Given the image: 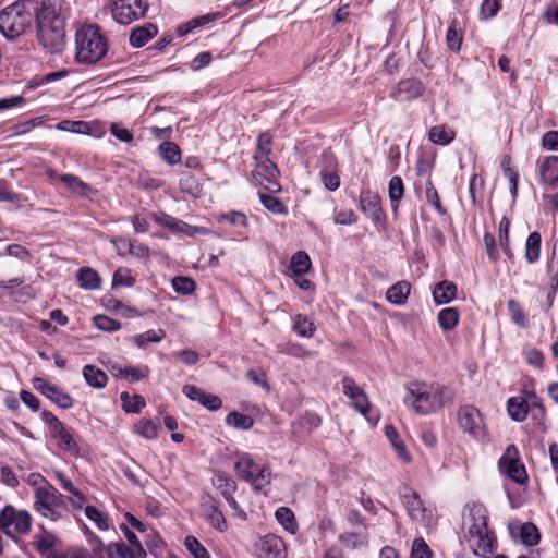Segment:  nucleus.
<instances>
[{"label":"nucleus","instance_id":"f257e3e1","mask_svg":"<svg viewBox=\"0 0 558 558\" xmlns=\"http://www.w3.org/2000/svg\"><path fill=\"white\" fill-rule=\"evenodd\" d=\"M453 399L452 390L444 385L412 383L408 387L404 404L420 415L433 413Z\"/></svg>","mask_w":558,"mask_h":558},{"label":"nucleus","instance_id":"bb28decb","mask_svg":"<svg viewBox=\"0 0 558 558\" xmlns=\"http://www.w3.org/2000/svg\"><path fill=\"white\" fill-rule=\"evenodd\" d=\"M312 263L310 256L304 251L294 253L290 260V276H304L311 268Z\"/></svg>","mask_w":558,"mask_h":558},{"label":"nucleus","instance_id":"5fc2aeb1","mask_svg":"<svg viewBox=\"0 0 558 558\" xmlns=\"http://www.w3.org/2000/svg\"><path fill=\"white\" fill-rule=\"evenodd\" d=\"M507 307L513 323L519 327L525 328L527 326V319L520 303L511 299L507 302Z\"/></svg>","mask_w":558,"mask_h":558},{"label":"nucleus","instance_id":"a19ab883","mask_svg":"<svg viewBox=\"0 0 558 558\" xmlns=\"http://www.w3.org/2000/svg\"><path fill=\"white\" fill-rule=\"evenodd\" d=\"M120 399L123 410L128 413H138L146 405L144 397L140 395L130 396L124 391L120 395Z\"/></svg>","mask_w":558,"mask_h":558},{"label":"nucleus","instance_id":"c85d7f7f","mask_svg":"<svg viewBox=\"0 0 558 558\" xmlns=\"http://www.w3.org/2000/svg\"><path fill=\"white\" fill-rule=\"evenodd\" d=\"M542 246V236L538 231L529 234L525 242V259L530 264H534L539 259Z\"/></svg>","mask_w":558,"mask_h":558},{"label":"nucleus","instance_id":"a18cd8bd","mask_svg":"<svg viewBox=\"0 0 558 558\" xmlns=\"http://www.w3.org/2000/svg\"><path fill=\"white\" fill-rule=\"evenodd\" d=\"M173 290L181 295H190L192 294L196 289L195 281L185 276H178L174 277L171 281Z\"/></svg>","mask_w":558,"mask_h":558},{"label":"nucleus","instance_id":"7ed1b4c3","mask_svg":"<svg viewBox=\"0 0 558 558\" xmlns=\"http://www.w3.org/2000/svg\"><path fill=\"white\" fill-rule=\"evenodd\" d=\"M76 54L80 63L94 64L107 53V39L100 33L98 25H83L75 35Z\"/></svg>","mask_w":558,"mask_h":558},{"label":"nucleus","instance_id":"2eb2a0df","mask_svg":"<svg viewBox=\"0 0 558 558\" xmlns=\"http://www.w3.org/2000/svg\"><path fill=\"white\" fill-rule=\"evenodd\" d=\"M425 92L423 82L418 78L401 80L391 92L390 97L399 102L412 101L421 97Z\"/></svg>","mask_w":558,"mask_h":558},{"label":"nucleus","instance_id":"603ef678","mask_svg":"<svg viewBox=\"0 0 558 558\" xmlns=\"http://www.w3.org/2000/svg\"><path fill=\"white\" fill-rule=\"evenodd\" d=\"M180 187L182 192L187 193L194 197L198 196L202 187L198 183V181L189 173H182L180 181H179Z\"/></svg>","mask_w":558,"mask_h":558},{"label":"nucleus","instance_id":"72a5a7b5","mask_svg":"<svg viewBox=\"0 0 558 558\" xmlns=\"http://www.w3.org/2000/svg\"><path fill=\"white\" fill-rule=\"evenodd\" d=\"M149 367L148 366H126V367H119V373L116 374V377H123L130 383H136L142 379H145L149 375Z\"/></svg>","mask_w":558,"mask_h":558},{"label":"nucleus","instance_id":"c03bdc74","mask_svg":"<svg viewBox=\"0 0 558 558\" xmlns=\"http://www.w3.org/2000/svg\"><path fill=\"white\" fill-rule=\"evenodd\" d=\"M501 168L504 175L509 180L510 183V193L513 198L518 195V180L519 174L517 170L511 166V158L506 156L501 161Z\"/></svg>","mask_w":558,"mask_h":558},{"label":"nucleus","instance_id":"e433bc0d","mask_svg":"<svg viewBox=\"0 0 558 558\" xmlns=\"http://www.w3.org/2000/svg\"><path fill=\"white\" fill-rule=\"evenodd\" d=\"M226 424L236 429L247 430L253 427L254 420L251 415L233 411L227 415Z\"/></svg>","mask_w":558,"mask_h":558},{"label":"nucleus","instance_id":"6e6552de","mask_svg":"<svg viewBox=\"0 0 558 558\" xmlns=\"http://www.w3.org/2000/svg\"><path fill=\"white\" fill-rule=\"evenodd\" d=\"M498 466L502 473L509 476L518 484L527 482V473L524 464L520 461L517 446L509 445L498 461Z\"/></svg>","mask_w":558,"mask_h":558},{"label":"nucleus","instance_id":"338daca9","mask_svg":"<svg viewBox=\"0 0 558 558\" xmlns=\"http://www.w3.org/2000/svg\"><path fill=\"white\" fill-rule=\"evenodd\" d=\"M85 515L100 529V530H108V519L107 517L98 510L95 506H87L85 508Z\"/></svg>","mask_w":558,"mask_h":558},{"label":"nucleus","instance_id":"6ab92c4d","mask_svg":"<svg viewBox=\"0 0 558 558\" xmlns=\"http://www.w3.org/2000/svg\"><path fill=\"white\" fill-rule=\"evenodd\" d=\"M457 296V284L449 280L438 282L433 290V299L436 304H447Z\"/></svg>","mask_w":558,"mask_h":558},{"label":"nucleus","instance_id":"c756f323","mask_svg":"<svg viewBox=\"0 0 558 558\" xmlns=\"http://www.w3.org/2000/svg\"><path fill=\"white\" fill-rule=\"evenodd\" d=\"M54 474L61 487L68 493L72 494L73 497L75 498L71 499L72 505L75 508L81 509L86 499L84 494L73 485L71 480L63 472L57 471Z\"/></svg>","mask_w":558,"mask_h":558},{"label":"nucleus","instance_id":"a878e982","mask_svg":"<svg viewBox=\"0 0 558 558\" xmlns=\"http://www.w3.org/2000/svg\"><path fill=\"white\" fill-rule=\"evenodd\" d=\"M456 137V132L445 124L434 125L429 129L428 138L432 143L437 145H448Z\"/></svg>","mask_w":558,"mask_h":558},{"label":"nucleus","instance_id":"473e14b6","mask_svg":"<svg viewBox=\"0 0 558 558\" xmlns=\"http://www.w3.org/2000/svg\"><path fill=\"white\" fill-rule=\"evenodd\" d=\"M339 542L349 549H356L367 545L368 536L366 533L344 532L339 535Z\"/></svg>","mask_w":558,"mask_h":558},{"label":"nucleus","instance_id":"f03ea898","mask_svg":"<svg viewBox=\"0 0 558 558\" xmlns=\"http://www.w3.org/2000/svg\"><path fill=\"white\" fill-rule=\"evenodd\" d=\"M473 523L468 531V543L473 553L480 557H487L497 547V539L493 531L487 527V510L482 505H474L470 509Z\"/></svg>","mask_w":558,"mask_h":558},{"label":"nucleus","instance_id":"1a4fd4ad","mask_svg":"<svg viewBox=\"0 0 558 558\" xmlns=\"http://www.w3.org/2000/svg\"><path fill=\"white\" fill-rule=\"evenodd\" d=\"M41 420L48 426L50 435L58 439L59 447L69 452L78 450L76 441L73 439L71 433L66 429L64 424L50 411L44 410L41 412Z\"/></svg>","mask_w":558,"mask_h":558},{"label":"nucleus","instance_id":"6e6d98bb","mask_svg":"<svg viewBox=\"0 0 558 558\" xmlns=\"http://www.w3.org/2000/svg\"><path fill=\"white\" fill-rule=\"evenodd\" d=\"M207 521L209 522V524L219 530V531H225L227 529V522H226V519L222 514V512L218 509V507L215 505V504H211L209 507H208V511H207Z\"/></svg>","mask_w":558,"mask_h":558},{"label":"nucleus","instance_id":"cd10ccee","mask_svg":"<svg viewBox=\"0 0 558 558\" xmlns=\"http://www.w3.org/2000/svg\"><path fill=\"white\" fill-rule=\"evenodd\" d=\"M411 286L408 281H399L388 289L386 298L392 304L402 305L407 302Z\"/></svg>","mask_w":558,"mask_h":558},{"label":"nucleus","instance_id":"aec40b11","mask_svg":"<svg viewBox=\"0 0 558 558\" xmlns=\"http://www.w3.org/2000/svg\"><path fill=\"white\" fill-rule=\"evenodd\" d=\"M254 161L256 168L252 171V175L256 179L257 182L262 183L257 177H260L262 179H270L274 181V178H277L279 174V170L276 163H274L269 157L254 158Z\"/></svg>","mask_w":558,"mask_h":558},{"label":"nucleus","instance_id":"4c0bfd02","mask_svg":"<svg viewBox=\"0 0 558 558\" xmlns=\"http://www.w3.org/2000/svg\"><path fill=\"white\" fill-rule=\"evenodd\" d=\"M34 543L41 556L48 558V555H54L52 549L57 544V537L53 534L45 531L44 533L35 536Z\"/></svg>","mask_w":558,"mask_h":558},{"label":"nucleus","instance_id":"4468645a","mask_svg":"<svg viewBox=\"0 0 558 558\" xmlns=\"http://www.w3.org/2000/svg\"><path fill=\"white\" fill-rule=\"evenodd\" d=\"M360 209L375 223H385V214L383 213L380 197L377 193L369 190H363L360 193Z\"/></svg>","mask_w":558,"mask_h":558},{"label":"nucleus","instance_id":"49530a36","mask_svg":"<svg viewBox=\"0 0 558 558\" xmlns=\"http://www.w3.org/2000/svg\"><path fill=\"white\" fill-rule=\"evenodd\" d=\"M59 180L62 181L72 192L80 195H86L90 190L88 184L84 183L78 177L74 174H61Z\"/></svg>","mask_w":558,"mask_h":558},{"label":"nucleus","instance_id":"0eeeda50","mask_svg":"<svg viewBox=\"0 0 558 558\" xmlns=\"http://www.w3.org/2000/svg\"><path fill=\"white\" fill-rule=\"evenodd\" d=\"M113 20L120 24H131L145 16L148 3L146 0H109Z\"/></svg>","mask_w":558,"mask_h":558},{"label":"nucleus","instance_id":"39448f33","mask_svg":"<svg viewBox=\"0 0 558 558\" xmlns=\"http://www.w3.org/2000/svg\"><path fill=\"white\" fill-rule=\"evenodd\" d=\"M32 529V515L27 510H19L12 505L0 510V530L10 538L27 534Z\"/></svg>","mask_w":558,"mask_h":558},{"label":"nucleus","instance_id":"a211bd4d","mask_svg":"<svg viewBox=\"0 0 558 558\" xmlns=\"http://www.w3.org/2000/svg\"><path fill=\"white\" fill-rule=\"evenodd\" d=\"M284 543L274 534H267L257 543L260 558H283Z\"/></svg>","mask_w":558,"mask_h":558},{"label":"nucleus","instance_id":"f3484780","mask_svg":"<svg viewBox=\"0 0 558 558\" xmlns=\"http://www.w3.org/2000/svg\"><path fill=\"white\" fill-rule=\"evenodd\" d=\"M402 502L412 520L424 522L428 510L424 507L418 494L410 488L402 495Z\"/></svg>","mask_w":558,"mask_h":558},{"label":"nucleus","instance_id":"58836bf2","mask_svg":"<svg viewBox=\"0 0 558 558\" xmlns=\"http://www.w3.org/2000/svg\"><path fill=\"white\" fill-rule=\"evenodd\" d=\"M459 317L456 307H446L438 313V324L442 330H452L458 325Z\"/></svg>","mask_w":558,"mask_h":558},{"label":"nucleus","instance_id":"4be33fe9","mask_svg":"<svg viewBox=\"0 0 558 558\" xmlns=\"http://www.w3.org/2000/svg\"><path fill=\"white\" fill-rule=\"evenodd\" d=\"M156 35L157 27L154 24L148 23L144 26H138L131 32L130 45L134 48H141Z\"/></svg>","mask_w":558,"mask_h":558},{"label":"nucleus","instance_id":"e2e57ef3","mask_svg":"<svg viewBox=\"0 0 558 558\" xmlns=\"http://www.w3.org/2000/svg\"><path fill=\"white\" fill-rule=\"evenodd\" d=\"M136 433L146 439L157 437L158 426L151 420H142L135 425Z\"/></svg>","mask_w":558,"mask_h":558},{"label":"nucleus","instance_id":"b1692460","mask_svg":"<svg viewBox=\"0 0 558 558\" xmlns=\"http://www.w3.org/2000/svg\"><path fill=\"white\" fill-rule=\"evenodd\" d=\"M507 410L510 417L515 422H522L526 418L530 411L527 400L521 397H512L507 402Z\"/></svg>","mask_w":558,"mask_h":558},{"label":"nucleus","instance_id":"7c9ffc66","mask_svg":"<svg viewBox=\"0 0 558 558\" xmlns=\"http://www.w3.org/2000/svg\"><path fill=\"white\" fill-rule=\"evenodd\" d=\"M160 158L170 166L177 165L181 160L180 147L171 141H162L158 146Z\"/></svg>","mask_w":558,"mask_h":558},{"label":"nucleus","instance_id":"9b49d317","mask_svg":"<svg viewBox=\"0 0 558 558\" xmlns=\"http://www.w3.org/2000/svg\"><path fill=\"white\" fill-rule=\"evenodd\" d=\"M459 426L476 439H483L485 430L480 411L472 405L461 407L458 411Z\"/></svg>","mask_w":558,"mask_h":558},{"label":"nucleus","instance_id":"ddd939ff","mask_svg":"<svg viewBox=\"0 0 558 558\" xmlns=\"http://www.w3.org/2000/svg\"><path fill=\"white\" fill-rule=\"evenodd\" d=\"M319 175L328 191H336L340 186V177L337 172L338 161L333 153L323 151L318 161Z\"/></svg>","mask_w":558,"mask_h":558},{"label":"nucleus","instance_id":"ea45409f","mask_svg":"<svg viewBox=\"0 0 558 558\" xmlns=\"http://www.w3.org/2000/svg\"><path fill=\"white\" fill-rule=\"evenodd\" d=\"M214 486L221 492L223 497H230L235 492V482L225 472H217L213 478Z\"/></svg>","mask_w":558,"mask_h":558},{"label":"nucleus","instance_id":"c9c22d12","mask_svg":"<svg viewBox=\"0 0 558 558\" xmlns=\"http://www.w3.org/2000/svg\"><path fill=\"white\" fill-rule=\"evenodd\" d=\"M166 336L162 329H150L143 333L135 335L132 337V342L141 349H145L148 343H158Z\"/></svg>","mask_w":558,"mask_h":558},{"label":"nucleus","instance_id":"13d9d810","mask_svg":"<svg viewBox=\"0 0 558 558\" xmlns=\"http://www.w3.org/2000/svg\"><path fill=\"white\" fill-rule=\"evenodd\" d=\"M388 195L391 203H397L402 199L404 195V184L399 175H395L390 179L388 184Z\"/></svg>","mask_w":558,"mask_h":558},{"label":"nucleus","instance_id":"774afa93","mask_svg":"<svg viewBox=\"0 0 558 558\" xmlns=\"http://www.w3.org/2000/svg\"><path fill=\"white\" fill-rule=\"evenodd\" d=\"M501 8V0H484L480 9L481 20H488L497 15Z\"/></svg>","mask_w":558,"mask_h":558},{"label":"nucleus","instance_id":"423d86ee","mask_svg":"<svg viewBox=\"0 0 558 558\" xmlns=\"http://www.w3.org/2000/svg\"><path fill=\"white\" fill-rule=\"evenodd\" d=\"M61 504L62 495L50 483H46V485L36 488L34 494V508L43 517L51 521H58L60 514L57 508H59Z\"/></svg>","mask_w":558,"mask_h":558},{"label":"nucleus","instance_id":"de8ad7c7","mask_svg":"<svg viewBox=\"0 0 558 558\" xmlns=\"http://www.w3.org/2000/svg\"><path fill=\"white\" fill-rule=\"evenodd\" d=\"M547 276L549 277L550 288L554 292L558 289V246L557 244L553 248L551 256L547 262Z\"/></svg>","mask_w":558,"mask_h":558},{"label":"nucleus","instance_id":"09e8293b","mask_svg":"<svg viewBox=\"0 0 558 558\" xmlns=\"http://www.w3.org/2000/svg\"><path fill=\"white\" fill-rule=\"evenodd\" d=\"M520 537L526 546H534L538 544L541 535L538 529L533 523H524L521 526Z\"/></svg>","mask_w":558,"mask_h":558},{"label":"nucleus","instance_id":"4d7b16f0","mask_svg":"<svg viewBox=\"0 0 558 558\" xmlns=\"http://www.w3.org/2000/svg\"><path fill=\"white\" fill-rule=\"evenodd\" d=\"M447 46L451 51H459L462 44V33L457 28V22L453 21L446 34Z\"/></svg>","mask_w":558,"mask_h":558},{"label":"nucleus","instance_id":"2f4dec72","mask_svg":"<svg viewBox=\"0 0 558 558\" xmlns=\"http://www.w3.org/2000/svg\"><path fill=\"white\" fill-rule=\"evenodd\" d=\"M77 281L81 288L94 290L99 288L101 280L97 271L89 267H85L78 270Z\"/></svg>","mask_w":558,"mask_h":558},{"label":"nucleus","instance_id":"69168bd1","mask_svg":"<svg viewBox=\"0 0 558 558\" xmlns=\"http://www.w3.org/2000/svg\"><path fill=\"white\" fill-rule=\"evenodd\" d=\"M95 327L102 331H117L121 328V323L106 315H96L94 317Z\"/></svg>","mask_w":558,"mask_h":558},{"label":"nucleus","instance_id":"37998d69","mask_svg":"<svg viewBox=\"0 0 558 558\" xmlns=\"http://www.w3.org/2000/svg\"><path fill=\"white\" fill-rule=\"evenodd\" d=\"M272 150V136L269 132H263L258 135L256 148L253 158L269 157Z\"/></svg>","mask_w":558,"mask_h":558},{"label":"nucleus","instance_id":"dca6fc26","mask_svg":"<svg viewBox=\"0 0 558 558\" xmlns=\"http://www.w3.org/2000/svg\"><path fill=\"white\" fill-rule=\"evenodd\" d=\"M341 385L343 393L351 400L355 410L366 416L371 409V403L365 391L350 377H344Z\"/></svg>","mask_w":558,"mask_h":558},{"label":"nucleus","instance_id":"f704fd0d","mask_svg":"<svg viewBox=\"0 0 558 558\" xmlns=\"http://www.w3.org/2000/svg\"><path fill=\"white\" fill-rule=\"evenodd\" d=\"M275 517L282 527L291 534L298 531V523L293 511L288 507H280L276 510Z\"/></svg>","mask_w":558,"mask_h":558},{"label":"nucleus","instance_id":"5701e85b","mask_svg":"<svg viewBox=\"0 0 558 558\" xmlns=\"http://www.w3.org/2000/svg\"><path fill=\"white\" fill-rule=\"evenodd\" d=\"M82 373L87 385L95 389H102L108 383L107 374L95 365H85Z\"/></svg>","mask_w":558,"mask_h":558},{"label":"nucleus","instance_id":"79ce46f5","mask_svg":"<svg viewBox=\"0 0 558 558\" xmlns=\"http://www.w3.org/2000/svg\"><path fill=\"white\" fill-rule=\"evenodd\" d=\"M293 330L301 337L311 338L313 337L316 328L312 320L303 314H298L294 317Z\"/></svg>","mask_w":558,"mask_h":558},{"label":"nucleus","instance_id":"8fccbe9b","mask_svg":"<svg viewBox=\"0 0 558 558\" xmlns=\"http://www.w3.org/2000/svg\"><path fill=\"white\" fill-rule=\"evenodd\" d=\"M259 199L263 206L274 214H287V206L277 197L265 193H259Z\"/></svg>","mask_w":558,"mask_h":558},{"label":"nucleus","instance_id":"20e7f679","mask_svg":"<svg viewBox=\"0 0 558 558\" xmlns=\"http://www.w3.org/2000/svg\"><path fill=\"white\" fill-rule=\"evenodd\" d=\"M36 10V0H20L0 12V33L14 39L32 24Z\"/></svg>","mask_w":558,"mask_h":558},{"label":"nucleus","instance_id":"9d476101","mask_svg":"<svg viewBox=\"0 0 558 558\" xmlns=\"http://www.w3.org/2000/svg\"><path fill=\"white\" fill-rule=\"evenodd\" d=\"M37 38L41 46L54 53L61 51L65 44V25L57 21L56 26L36 25Z\"/></svg>","mask_w":558,"mask_h":558},{"label":"nucleus","instance_id":"412c9836","mask_svg":"<svg viewBox=\"0 0 558 558\" xmlns=\"http://www.w3.org/2000/svg\"><path fill=\"white\" fill-rule=\"evenodd\" d=\"M260 466L248 454H243L235 462L234 469L241 480L250 482Z\"/></svg>","mask_w":558,"mask_h":558},{"label":"nucleus","instance_id":"393cba45","mask_svg":"<svg viewBox=\"0 0 558 558\" xmlns=\"http://www.w3.org/2000/svg\"><path fill=\"white\" fill-rule=\"evenodd\" d=\"M541 179L549 185L558 184V156L547 157L541 166Z\"/></svg>","mask_w":558,"mask_h":558},{"label":"nucleus","instance_id":"f8f14e48","mask_svg":"<svg viewBox=\"0 0 558 558\" xmlns=\"http://www.w3.org/2000/svg\"><path fill=\"white\" fill-rule=\"evenodd\" d=\"M61 8L62 0H43L39 4L36 1V25L56 26L57 21L65 25Z\"/></svg>","mask_w":558,"mask_h":558},{"label":"nucleus","instance_id":"052dcab7","mask_svg":"<svg viewBox=\"0 0 558 558\" xmlns=\"http://www.w3.org/2000/svg\"><path fill=\"white\" fill-rule=\"evenodd\" d=\"M116 553L118 558H145L147 556L144 548H130L123 542L116 545Z\"/></svg>","mask_w":558,"mask_h":558},{"label":"nucleus","instance_id":"3c124183","mask_svg":"<svg viewBox=\"0 0 558 558\" xmlns=\"http://www.w3.org/2000/svg\"><path fill=\"white\" fill-rule=\"evenodd\" d=\"M49 400H51L53 403H56L58 407L62 409H70L73 407V399L72 397L62 391L59 387L56 385L51 389L50 393L46 397Z\"/></svg>","mask_w":558,"mask_h":558},{"label":"nucleus","instance_id":"bf43d9fd","mask_svg":"<svg viewBox=\"0 0 558 558\" xmlns=\"http://www.w3.org/2000/svg\"><path fill=\"white\" fill-rule=\"evenodd\" d=\"M184 546L194 558H210L208 550L194 536H186Z\"/></svg>","mask_w":558,"mask_h":558},{"label":"nucleus","instance_id":"680f3d73","mask_svg":"<svg viewBox=\"0 0 558 558\" xmlns=\"http://www.w3.org/2000/svg\"><path fill=\"white\" fill-rule=\"evenodd\" d=\"M135 283L131 270L125 267L118 268L112 277V284L119 287H132Z\"/></svg>","mask_w":558,"mask_h":558},{"label":"nucleus","instance_id":"864d4df0","mask_svg":"<svg viewBox=\"0 0 558 558\" xmlns=\"http://www.w3.org/2000/svg\"><path fill=\"white\" fill-rule=\"evenodd\" d=\"M425 195L427 202L435 208L439 215H446L447 210L441 205L437 190L435 189L430 179L427 180L425 186Z\"/></svg>","mask_w":558,"mask_h":558},{"label":"nucleus","instance_id":"0e129e2a","mask_svg":"<svg viewBox=\"0 0 558 558\" xmlns=\"http://www.w3.org/2000/svg\"><path fill=\"white\" fill-rule=\"evenodd\" d=\"M271 472L270 470L262 465L259 471L256 472L254 478L250 481L255 490H263L270 483Z\"/></svg>","mask_w":558,"mask_h":558}]
</instances>
